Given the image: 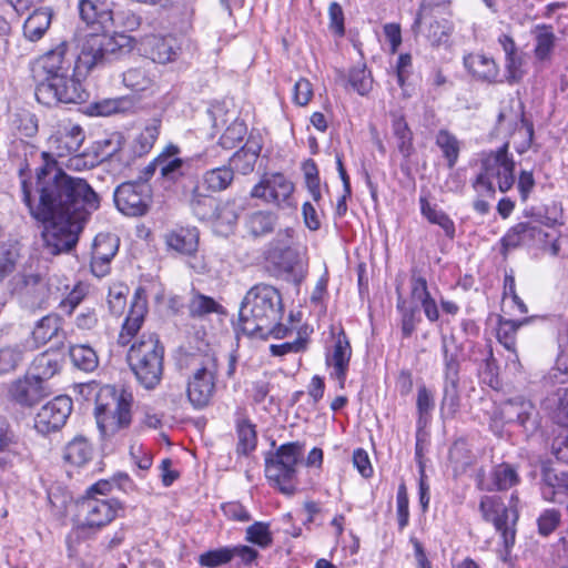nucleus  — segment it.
I'll use <instances>...</instances> for the list:
<instances>
[{"label": "nucleus", "instance_id": "1a4fd4ad", "mask_svg": "<svg viewBox=\"0 0 568 568\" xmlns=\"http://www.w3.org/2000/svg\"><path fill=\"white\" fill-rule=\"evenodd\" d=\"M539 413L528 399L517 396L503 402L489 418V429L503 437L507 425L520 426L526 433H534L539 426Z\"/></svg>", "mask_w": 568, "mask_h": 568}, {"label": "nucleus", "instance_id": "39448f33", "mask_svg": "<svg viewBox=\"0 0 568 568\" xmlns=\"http://www.w3.org/2000/svg\"><path fill=\"white\" fill-rule=\"evenodd\" d=\"M164 347L155 334L142 335L134 342L126 359L136 381L146 389L155 388L163 375Z\"/></svg>", "mask_w": 568, "mask_h": 568}, {"label": "nucleus", "instance_id": "aec40b11", "mask_svg": "<svg viewBox=\"0 0 568 568\" xmlns=\"http://www.w3.org/2000/svg\"><path fill=\"white\" fill-rule=\"evenodd\" d=\"M83 129L70 121L61 122L54 133L49 138V146L53 154L63 158L78 153L84 141Z\"/></svg>", "mask_w": 568, "mask_h": 568}, {"label": "nucleus", "instance_id": "37998d69", "mask_svg": "<svg viewBox=\"0 0 568 568\" xmlns=\"http://www.w3.org/2000/svg\"><path fill=\"white\" fill-rule=\"evenodd\" d=\"M435 143L440 149L447 166L453 169L459 158L460 141L447 129H440L436 134Z\"/></svg>", "mask_w": 568, "mask_h": 568}, {"label": "nucleus", "instance_id": "423d86ee", "mask_svg": "<svg viewBox=\"0 0 568 568\" xmlns=\"http://www.w3.org/2000/svg\"><path fill=\"white\" fill-rule=\"evenodd\" d=\"M303 449L304 445L300 442H291L265 455V477L273 488L285 496H293L297 490V466Z\"/></svg>", "mask_w": 568, "mask_h": 568}, {"label": "nucleus", "instance_id": "4468645a", "mask_svg": "<svg viewBox=\"0 0 568 568\" xmlns=\"http://www.w3.org/2000/svg\"><path fill=\"white\" fill-rule=\"evenodd\" d=\"M151 189L144 182H124L114 191L116 209L128 216H142L150 206Z\"/></svg>", "mask_w": 568, "mask_h": 568}, {"label": "nucleus", "instance_id": "6e6d98bb", "mask_svg": "<svg viewBox=\"0 0 568 568\" xmlns=\"http://www.w3.org/2000/svg\"><path fill=\"white\" fill-rule=\"evenodd\" d=\"M119 248V240L112 234H98L92 246L93 258H113Z\"/></svg>", "mask_w": 568, "mask_h": 568}, {"label": "nucleus", "instance_id": "5fc2aeb1", "mask_svg": "<svg viewBox=\"0 0 568 568\" xmlns=\"http://www.w3.org/2000/svg\"><path fill=\"white\" fill-rule=\"evenodd\" d=\"M222 306L212 297L203 294H194L187 305L192 317H203L211 313H219Z\"/></svg>", "mask_w": 568, "mask_h": 568}, {"label": "nucleus", "instance_id": "bb28decb", "mask_svg": "<svg viewBox=\"0 0 568 568\" xmlns=\"http://www.w3.org/2000/svg\"><path fill=\"white\" fill-rule=\"evenodd\" d=\"M148 313L146 300L138 293L134 295L128 316L119 334L118 343L126 346L141 329Z\"/></svg>", "mask_w": 568, "mask_h": 568}, {"label": "nucleus", "instance_id": "b1692460", "mask_svg": "<svg viewBox=\"0 0 568 568\" xmlns=\"http://www.w3.org/2000/svg\"><path fill=\"white\" fill-rule=\"evenodd\" d=\"M181 150L175 144H168L156 156L160 176L169 182H176L183 176L190 163L187 160L180 158Z\"/></svg>", "mask_w": 568, "mask_h": 568}, {"label": "nucleus", "instance_id": "9d476101", "mask_svg": "<svg viewBox=\"0 0 568 568\" xmlns=\"http://www.w3.org/2000/svg\"><path fill=\"white\" fill-rule=\"evenodd\" d=\"M194 363L196 368L189 377L186 395L193 408L202 409L210 404L215 392L217 359L215 354L209 351L194 357Z\"/></svg>", "mask_w": 568, "mask_h": 568}, {"label": "nucleus", "instance_id": "4c0bfd02", "mask_svg": "<svg viewBox=\"0 0 568 568\" xmlns=\"http://www.w3.org/2000/svg\"><path fill=\"white\" fill-rule=\"evenodd\" d=\"M235 423L237 434L236 453L239 455L247 456L256 448L257 435L255 425H253L248 418L240 412L236 414Z\"/></svg>", "mask_w": 568, "mask_h": 568}, {"label": "nucleus", "instance_id": "7c9ffc66", "mask_svg": "<svg viewBox=\"0 0 568 568\" xmlns=\"http://www.w3.org/2000/svg\"><path fill=\"white\" fill-rule=\"evenodd\" d=\"M534 37V57L538 62L549 61L552 57L557 37L551 24L539 23L531 28Z\"/></svg>", "mask_w": 568, "mask_h": 568}, {"label": "nucleus", "instance_id": "f8f14e48", "mask_svg": "<svg viewBox=\"0 0 568 568\" xmlns=\"http://www.w3.org/2000/svg\"><path fill=\"white\" fill-rule=\"evenodd\" d=\"M479 510L486 521H491L495 529L500 534L506 552L515 544L518 511L507 509L498 496H484L479 503Z\"/></svg>", "mask_w": 568, "mask_h": 568}, {"label": "nucleus", "instance_id": "473e14b6", "mask_svg": "<svg viewBox=\"0 0 568 568\" xmlns=\"http://www.w3.org/2000/svg\"><path fill=\"white\" fill-rule=\"evenodd\" d=\"M62 355L57 349H48L34 357L29 374L41 381L53 377L61 368Z\"/></svg>", "mask_w": 568, "mask_h": 568}, {"label": "nucleus", "instance_id": "e2e57ef3", "mask_svg": "<svg viewBox=\"0 0 568 568\" xmlns=\"http://www.w3.org/2000/svg\"><path fill=\"white\" fill-rule=\"evenodd\" d=\"M22 361V351L19 346H6L0 348V375L17 368Z\"/></svg>", "mask_w": 568, "mask_h": 568}, {"label": "nucleus", "instance_id": "864d4df0", "mask_svg": "<svg viewBox=\"0 0 568 568\" xmlns=\"http://www.w3.org/2000/svg\"><path fill=\"white\" fill-rule=\"evenodd\" d=\"M245 540L263 549L270 547L273 544V535L270 530V525L263 521H255L246 528Z\"/></svg>", "mask_w": 568, "mask_h": 568}, {"label": "nucleus", "instance_id": "052dcab7", "mask_svg": "<svg viewBox=\"0 0 568 568\" xmlns=\"http://www.w3.org/2000/svg\"><path fill=\"white\" fill-rule=\"evenodd\" d=\"M397 308L402 313V335L404 338H408L412 336L416 329L417 323L420 321L418 317V308L413 306L405 307V301L403 300L398 301Z\"/></svg>", "mask_w": 568, "mask_h": 568}, {"label": "nucleus", "instance_id": "2f4dec72", "mask_svg": "<svg viewBox=\"0 0 568 568\" xmlns=\"http://www.w3.org/2000/svg\"><path fill=\"white\" fill-rule=\"evenodd\" d=\"M419 209L422 216L425 217L428 223L437 225L447 239H455V222L444 210H442L437 204L430 203L426 196L419 197Z\"/></svg>", "mask_w": 568, "mask_h": 568}, {"label": "nucleus", "instance_id": "0e129e2a", "mask_svg": "<svg viewBox=\"0 0 568 568\" xmlns=\"http://www.w3.org/2000/svg\"><path fill=\"white\" fill-rule=\"evenodd\" d=\"M561 521V514L555 508L545 509L538 517V531L542 536H548L555 531Z\"/></svg>", "mask_w": 568, "mask_h": 568}, {"label": "nucleus", "instance_id": "4be33fe9", "mask_svg": "<svg viewBox=\"0 0 568 568\" xmlns=\"http://www.w3.org/2000/svg\"><path fill=\"white\" fill-rule=\"evenodd\" d=\"M548 234L542 231L536 221L519 222L511 226L501 237V252L515 250L521 245H532L544 243Z\"/></svg>", "mask_w": 568, "mask_h": 568}, {"label": "nucleus", "instance_id": "6ab92c4d", "mask_svg": "<svg viewBox=\"0 0 568 568\" xmlns=\"http://www.w3.org/2000/svg\"><path fill=\"white\" fill-rule=\"evenodd\" d=\"M139 50L153 62L166 64L178 59L181 45L173 34H146L141 38Z\"/></svg>", "mask_w": 568, "mask_h": 568}, {"label": "nucleus", "instance_id": "bf43d9fd", "mask_svg": "<svg viewBox=\"0 0 568 568\" xmlns=\"http://www.w3.org/2000/svg\"><path fill=\"white\" fill-rule=\"evenodd\" d=\"M524 65L525 59L521 52L505 58L506 81L509 84H515L523 80L526 73Z\"/></svg>", "mask_w": 568, "mask_h": 568}, {"label": "nucleus", "instance_id": "f704fd0d", "mask_svg": "<svg viewBox=\"0 0 568 568\" xmlns=\"http://www.w3.org/2000/svg\"><path fill=\"white\" fill-rule=\"evenodd\" d=\"M93 453L94 449L89 439L78 435L65 445L63 458L75 467H83L92 459Z\"/></svg>", "mask_w": 568, "mask_h": 568}, {"label": "nucleus", "instance_id": "a211bd4d", "mask_svg": "<svg viewBox=\"0 0 568 568\" xmlns=\"http://www.w3.org/2000/svg\"><path fill=\"white\" fill-rule=\"evenodd\" d=\"M72 412V399L60 395L44 404L34 417V428L45 435L59 430Z\"/></svg>", "mask_w": 568, "mask_h": 568}, {"label": "nucleus", "instance_id": "20e7f679", "mask_svg": "<svg viewBox=\"0 0 568 568\" xmlns=\"http://www.w3.org/2000/svg\"><path fill=\"white\" fill-rule=\"evenodd\" d=\"M132 392L114 386H102L97 393L94 416L103 437H110L128 428L132 422Z\"/></svg>", "mask_w": 568, "mask_h": 568}, {"label": "nucleus", "instance_id": "3c124183", "mask_svg": "<svg viewBox=\"0 0 568 568\" xmlns=\"http://www.w3.org/2000/svg\"><path fill=\"white\" fill-rule=\"evenodd\" d=\"M123 84L135 92H143L153 84V79L144 68H131L123 73Z\"/></svg>", "mask_w": 568, "mask_h": 568}, {"label": "nucleus", "instance_id": "a18cd8bd", "mask_svg": "<svg viewBox=\"0 0 568 568\" xmlns=\"http://www.w3.org/2000/svg\"><path fill=\"white\" fill-rule=\"evenodd\" d=\"M277 216L270 211H256L246 219V227L251 235L258 237L273 232Z\"/></svg>", "mask_w": 568, "mask_h": 568}, {"label": "nucleus", "instance_id": "69168bd1", "mask_svg": "<svg viewBox=\"0 0 568 568\" xmlns=\"http://www.w3.org/2000/svg\"><path fill=\"white\" fill-rule=\"evenodd\" d=\"M88 293V286L83 283H78L72 291L60 303V308L68 315H71L75 307L83 301Z\"/></svg>", "mask_w": 568, "mask_h": 568}, {"label": "nucleus", "instance_id": "393cba45", "mask_svg": "<svg viewBox=\"0 0 568 568\" xmlns=\"http://www.w3.org/2000/svg\"><path fill=\"white\" fill-rule=\"evenodd\" d=\"M519 480L516 468L508 463H501L491 469L489 479H485L484 476L478 474L477 487L484 491H500L510 489L516 486Z\"/></svg>", "mask_w": 568, "mask_h": 568}, {"label": "nucleus", "instance_id": "f257e3e1", "mask_svg": "<svg viewBox=\"0 0 568 568\" xmlns=\"http://www.w3.org/2000/svg\"><path fill=\"white\" fill-rule=\"evenodd\" d=\"M37 170L39 199L34 202L26 180L29 163L21 164L22 201L30 215L43 223L41 233L43 247L51 255L69 252L75 246L88 215L99 207V196L84 179L74 178L57 166L48 152Z\"/></svg>", "mask_w": 568, "mask_h": 568}, {"label": "nucleus", "instance_id": "f03ea898", "mask_svg": "<svg viewBox=\"0 0 568 568\" xmlns=\"http://www.w3.org/2000/svg\"><path fill=\"white\" fill-rule=\"evenodd\" d=\"M283 313L280 292L272 285L256 284L245 294L240 306L242 331L251 336L267 332L281 321Z\"/></svg>", "mask_w": 568, "mask_h": 568}, {"label": "nucleus", "instance_id": "79ce46f5", "mask_svg": "<svg viewBox=\"0 0 568 568\" xmlns=\"http://www.w3.org/2000/svg\"><path fill=\"white\" fill-rule=\"evenodd\" d=\"M160 128H161V120L158 118L152 119L145 128L142 130V132L135 138L132 152L134 156H142L146 153H149L155 141L159 138L160 134Z\"/></svg>", "mask_w": 568, "mask_h": 568}, {"label": "nucleus", "instance_id": "5701e85b", "mask_svg": "<svg viewBox=\"0 0 568 568\" xmlns=\"http://www.w3.org/2000/svg\"><path fill=\"white\" fill-rule=\"evenodd\" d=\"M8 395L10 400L16 404L22 407H31L47 396L48 392L41 381L28 373L10 384Z\"/></svg>", "mask_w": 568, "mask_h": 568}, {"label": "nucleus", "instance_id": "c03bdc74", "mask_svg": "<svg viewBox=\"0 0 568 568\" xmlns=\"http://www.w3.org/2000/svg\"><path fill=\"white\" fill-rule=\"evenodd\" d=\"M392 130L399 153L408 159L414 153L413 132L403 115H393Z\"/></svg>", "mask_w": 568, "mask_h": 568}, {"label": "nucleus", "instance_id": "e433bc0d", "mask_svg": "<svg viewBox=\"0 0 568 568\" xmlns=\"http://www.w3.org/2000/svg\"><path fill=\"white\" fill-rule=\"evenodd\" d=\"M52 11L50 8L34 10L23 24V34L30 41L40 40L51 24Z\"/></svg>", "mask_w": 568, "mask_h": 568}, {"label": "nucleus", "instance_id": "338daca9", "mask_svg": "<svg viewBox=\"0 0 568 568\" xmlns=\"http://www.w3.org/2000/svg\"><path fill=\"white\" fill-rule=\"evenodd\" d=\"M307 347V338L298 335L296 339L293 342H285L282 344H272L270 346V352L273 356H284L290 353H302Z\"/></svg>", "mask_w": 568, "mask_h": 568}, {"label": "nucleus", "instance_id": "603ef678", "mask_svg": "<svg viewBox=\"0 0 568 568\" xmlns=\"http://www.w3.org/2000/svg\"><path fill=\"white\" fill-rule=\"evenodd\" d=\"M246 133L247 128L244 121L235 119L221 135L219 144L225 150H232L244 140Z\"/></svg>", "mask_w": 568, "mask_h": 568}, {"label": "nucleus", "instance_id": "680f3d73", "mask_svg": "<svg viewBox=\"0 0 568 568\" xmlns=\"http://www.w3.org/2000/svg\"><path fill=\"white\" fill-rule=\"evenodd\" d=\"M231 561L230 547H221L203 552L199 557V564L206 568H216Z\"/></svg>", "mask_w": 568, "mask_h": 568}, {"label": "nucleus", "instance_id": "f3484780", "mask_svg": "<svg viewBox=\"0 0 568 568\" xmlns=\"http://www.w3.org/2000/svg\"><path fill=\"white\" fill-rule=\"evenodd\" d=\"M14 291L28 308H44L52 295L48 280L39 274L19 275Z\"/></svg>", "mask_w": 568, "mask_h": 568}, {"label": "nucleus", "instance_id": "58836bf2", "mask_svg": "<svg viewBox=\"0 0 568 568\" xmlns=\"http://www.w3.org/2000/svg\"><path fill=\"white\" fill-rule=\"evenodd\" d=\"M261 152V145L255 141H247L232 158L233 171L242 174H248L254 170L255 163Z\"/></svg>", "mask_w": 568, "mask_h": 568}, {"label": "nucleus", "instance_id": "a19ab883", "mask_svg": "<svg viewBox=\"0 0 568 568\" xmlns=\"http://www.w3.org/2000/svg\"><path fill=\"white\" fill-rule=\"evenodd\" d=\"M234 179V171L231 166H220L206 171L201 180V187L210 192H221L226 190Z\"/></svg>", "mask_w": 568, "mask_h": 568}, {"label": "nucleus", "instance_id": "8fccbe9b", "mask_svg": "<svg viewBox=\"0 0 568 568\" xmlns=\"http://www.w3.org/2000/svg\"><path fill=\"white\" fill-rule=\"evenodd\" d=\"M129 101L124 98L103 99L90 103L87 108V114L90 116H109L126 110Z\"/></svg>", "mask_w": 568, "mask_h": 568}, {"label": "nucleus", "instance_id": "7ed1b4c3", "mask_svg": "<svg viewBox=\"0 0 568 568\" xmlns=\"http://www.w3.org/2000/svg\"><path fill=\"white\" fill-rule=\"evenodd\" d=\"M480 172L473 186L479 196L494 197L496 193L494 181L498 190L508 192L515 184L516 163L509 153V142H505L496 150L480 153Z\"/></svg>", "mask_w": 568, "mask_h": 568}, {"label": "nucleus", "instance_id": "ea45409f", "mask_svg": "<svg viewBox=\"0 0 568 568\" xmlns=\"http://www.w3.org/2000/svg\"><path fill=\"white\" fill-rule=\"evenodd\" d=\"M80 18L87 24L104 27L109 19H119L121 14L112 16V10L100 7L97 0H79Z\"/></svg>", "mask_w": 568, "mask_h": 568}, {"label": "nucleus", "instance_id": "4d7b16f0", "mask_svg": "<svg viewBox=\"0 0 568 568\" xmlns=\"http://www.w3.org/2000/svg\"><path fill=\"white\" fill-rule=\"evenodd\" d=\"M416 408L418 413V424L426 425L430 418V414L435 408L434 394L425 385L418 387Z\"/></svg>", "mask_w": 568, "mask_h": 568}, {"label": "nucleus", "instance_id": "9b49d317", "mask_svg": "<svg viewBox=\"0 0 568 568\" xmlns=\"http://www.w3.org/2000/svg\"><path fill=\"white\" fill-rule=\"evenodd\" d=\"M34 95L39 103L51 106L58 103H81L88 94L80 80L67 73L37 83Z\"/></svg>", "mask_w": 568, "mask_h": 568}, {"label": "nucleus", "instance_id": "49530a36", "mask_svg": "<svg viewBox=\"0 0 568 568\" xmlns=\"http://www.w3.org/2000/svg\"><path fill=\"white\" fill-rule=\"evenodd\" d=\"M69 355L73 365L83 372H93L99 365L97 352L89 345H72Z\"/></svg>", "mask_w": 568, "mask_h": 568}, {"label": "nucleus", "instance_id": "dca6fc26", "mask_svg": "<svg viewBox=\"0 0 568 568\" xmlns=\"http://www.w3.org/2000/svg\"><path fill=\"white\" fill-rule=\"evenodd\" d=\"M294 184L282 173L265 174L251 191V196L262 199L278 207L294 206Z\"/></svg>", "mask_w": 568, "mask_h": 568}, {"label": "nucleus", "instance_id": "09e8293b", "mask_svg": "<svg viewBox=\"0 0 568 568\" xmlns=\"http://www.w3.org/2000/svg\"><path fill=\"white\" fill-rule=\"evenodd\" d=\"M58 331L59 317L55 315L43 316L38 321L31 333L34 346L38 347L39 345L45 344L57 335Z\"/></svg>", "mask_w": 568, "mask_h": 568}, {"label": "nucleus", "instance_id": "cd10ccee", "mask_svg": "<svg viewBox=\"0 0 568 568\" xmlns=\"http://www.w3.org/2000/svg\"><path fill=\"white\" fill-rule=\"evenodd\" d=\"M464 65L479 81L494 83L498 81L499 67L496 61L481 53H469L464 58Z\"/></svg>", "mask_w": 568, "mask_h": 568}, {"label": "nucleus", "instance_id": "13d9d810", "mask_svg": "<svg viewBox=\"0 0 568 568\" xmlns=\"http://www.w3.org/2000/svg\"><path fill=\"white\" fill-rule=\"evenodd\" d=\"M348 83L359 95H367L373 88L371 71L365 65L353 68L349 71Z\"/></svg>", "mask_w": 568, "mask_h": 568}, {"label": "nucleus", "instance_id": "ddd939ff", "mask_svg": "<svg viewBox=\"0 0 568 568\" xmlns=\"http://www.w3.org/2000/svg\"><path fill=\"white\" fill-rule=\"evenodd\" d=\"M121 504L116 499L84 496L79 503V513L82 518L80 529L100 530L116 517Z\"/></svg>", "mask_w": 568, "mask_h": 568}, {"label": "nucleus", "instance_id": "412c9836", "mask_svg": "<svg viewBox=\"0 0 568 568\" xmlns=\"http://www.w3.org/2000/svg\"><path fill=\"white\" fill-rule=\"evenodd\" d=\"M351 357L352 347L349 341L345 332L341 331L325 358L326 366L329 368V376L338 382L341 389L345 387Z\"/></svg>", "mask_w": 568, "mask_h": 568}, {"label": "nucleus", "instance_id": "72a5a7b5", "mask_svg": "<svg viewBox=\"0 0 568 568\" xmlns=\"http://www.w3.org/2000/svg\"><path fill=\"white\" fill-rule=\"evenodd\" d=\"M189 206L193 215L200 221L214 220L215 212L219 207V201L212 195L202 192L200 184H196L191 192Z\"/></svg>", "mask_w": 568, "mask_h": 568}, {"label": "nucleus", "instance_id": "2eb2a0df", "mask_svg": "<svg viewBox=\"0 0 568 568\" xmlns=\"http://www.w3.org/2000/svg\"><path fill=\"white\" fill-rule=\"evenodd\" d=\"M68 49L67 42H61L34 61L32 74L37 83L70 73L73 54H69Z\"/></svg>", "mask_w": 568, "mask_h": 568}, {"label": "nucleus", "instance_id": "a878e982", "mask_svg": "<svg viewBox=\"0 0 568 568\" xmlns=\"http://www.w3.org/2000/svg\"><path fill=\"white\" fill-rule=\"evenodd\" d=\"M163 239L168 251L187 256L197 251L199 231L195 227L172 229L164 234Z\"/></svg>", "mask_w": 568, "mask_h": 568}, {"label": "nucleus", "instance_id": "de8ad7c7", "mask_svg": "<svg viewBox=\"0 0 568 568\" xmlns=\"http://www.w3.org/2000/svg\"><path fill=\"white\" fill-rule=\"evenodd\" d=\"M13 434L4 417H0V471L12 466L16 453L12 450Z\"/></svg>", "mask_w": 568, "mask_h": 568}, {"label": "nucleus", "instance_id": "6e6552de", "mask_svg": "<svg viewBox=\"0 0 568 568\" xmlns=\"http://www.w3.org/2000/svg\"><path fill=\"white\" fill-rule=\"evenodd\" d=\"M444 384L439 413L443 419H453L460 407L459 347L454 336H443Z\"/></svg>", "mask_w": 568, "mask_h": 568}, {"label": "nucleus", "instance_id": "c756f323", "mask_svg": "<svg viewBox=\"0 0 568 568\" xmlns=\"http://www.w3.org/2000/svg\"><path fill=\"white\" fill-rule=\"evenodd\" d=\"M541 494L545 500L557 503L560 496L568 497V471L546 468L542 471Z\"/></svg>", "mask_w": 568, "mask_h": 568}, {"label": "nucleus", "instance_id": "c85d7f7f", "mask_svg": "<svg viewBox=\"0 0 568 568\" xmlns=\"http://www.w3.org/2000/svg\"><path fill=\"white\" fill-rule=\"evenodd\" d=\"M97 151L101 160L116 162L121 168L129 166L133 160L131 153L123 146V138L119 133H112L98 141Z\"/></svg>", "mask_w": 568, "mask_h": 568}, {"label": "nucleus", "instance_id": "0eeeda50", "mask_svg": "<svg viewBox=\"0 0 568 568\" xmlns=\"http://www.w3.org/2000/svg\"><path fill=\"white\" fill-rule=\"evenodd\" d=\"M123 34L85 33L78 39V54L74 61L77 77H85L93 69L103 65L125 45Z\"/></svg>", "mask_w": 568, "mask_h": 568}, {"label": "nucleus", "instance_id": "c9c22d12", "mask_svg": "<svg viewBox=\"0 0 568 568\" xmlns=\"http://www.w3.org/2000/svg\"><path fill=\"white\" fill-rule=\"evenodd\" d=\"M537 318L545 320L544 316H530V317H525L523 320H507V318L501 317L498 322V329H497L498 342L507 351L514 353L515 357H517V354H516V333H517V331L521 326L527 325Z\"/></svg>", "mask_w": 568, "mask_h": 568}, {"label": "nucleus", "instance_id": "774afa93", "mask_svg": "<svg viewBox=\"0 0 568 568\" xmlns=\"http://www.w3.org/2000/svg\"><path fill=\"white\" fill-rule=\"evenodd\" d=\"M398 528L403 530L409 521V500L405 484H400L396 496Z\"/></svg>", "mask_w": 568, "mask_h": 568}]
</instances>
